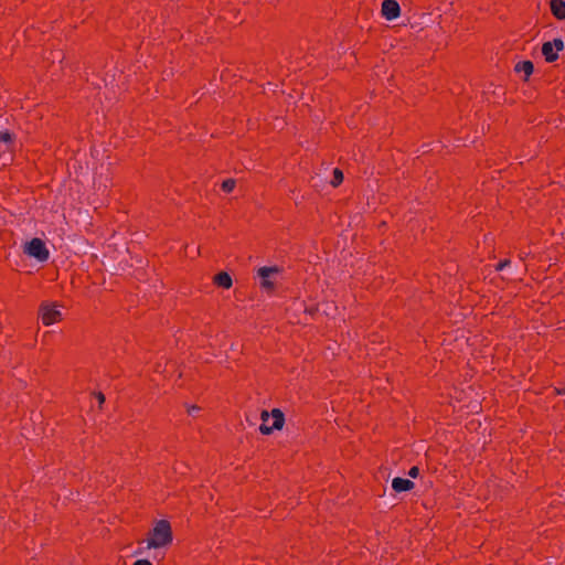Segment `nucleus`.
Instances as JSON below:
<instances>
[{"label":"nucleus","mask_w":565,"mask_h":565,"mask_svg":"<svg viewBox=\"0 0 565 565\" xmlns=\"http://www.w3.org/2000/svg\"><path fill=\"white\" fill-rule=\"evenodd\" d=\"M173 534L171 524L167 520H159L149 532L147 542L148 548H162L172 543Z\"/></svg>","instance_id":"f257e3e1"},{"label":"nucleus","mask_w":565,"mask_h":565,"mask_svg":"<svg viewBox=\"0 0 565 565\" xmlns=\"http://www.w3.org/2000/svg\"><path fill=\"white\" fill-rule=\"evenodd\" d=\"M263 424L259 430L263 435H270L274 429L280 430L285 424L284 413L279 408H274L270 413L263 411L260 413Z\"/></svg>","instance_id":"f03ea898"},{"label":"nucleus","mask_w":565,"mask_h":565,"mask_svg":"<svg viewBox=\"0 0 565 565\" xmlns=\"http://www.w3.org/2000/svg\"><path fill=\"white\" fill-rule=\"evenodd\" d=\"M39 318L46 327L61 321L62 312L58 310V305L47 301L42 302L39 308Z\"/></svg>","instance_id":"7ed1b4c3"},{"label":"nucleus","mask_w":565,"mask_h":565,"mask_svg":"<svg viewBox=\"0 0 565 565\" xmlns=\"http://www.w3.org/2000/svg\"><path fill=\"white\" fill-rule=\"evenodd\" d=\"M24 253L36 258L39 262H45L50 255L44 242L40 238H33L31 242L25 244Z\"/></svg>","instance_id":"20e7f679"},{"label":"nucleus","mask_w":565,"mask_h":565,"mask_svg":"<svg viewBox=\"0 0 565 565\" xmlns=\"http://www.w3.org/2000/svg\"><path fill=\"white\" fill-rule=\"evenodd\" d=\"M564 49V42L561 39H554L552 42H545L542 45V54L546 62H554L557 60V52Z\"/></svg>","instance_id":"39448f33"},{"label":"nucleus","mask_w":565,"mask_h":565,"mask_svg":"<svg viewBox=\"0 0 565 565\" xmlns=\"http://www.w3.org/2000/svg\"><path fill=\"white\" fill-rule=\"evenodd\" d=\"M279 273V268L277 266L273 267H260L257 270L258 276L262 278L260 286L265 290H273L274 282L270 280V277L275 274Z\"/></svg>","instance_id":"423d86ee"},{"label":"nucleus","mask_w":565,"mask_h":565,"mask_svg":"<svg viewBox=\"0 0 565 565\" xmlns=\"http://www.w3.org/2000/svg\"><path fill=\"white\" fill-rule=\"evenodd\" d=\"M401 13V8L395 0H384L382 2V14L387 20L396 19Z\"/></svg>","instance_id":"0eeeda50"},{"label":"nucleus","mask_w":565,"mask_h":565,"mask_svg":"<svg viewBox=\"0 0 565 565\" xmlns=\"http://www.w3.org/2000/svg\"><path fill=\"white\" fill-rule=\"evenodd\" d=\"M392 488L396 492L408 491L414 488V482L408 479L394 478L392 481Z\"/></svg>","instance_id":"6e6552de"},{"label":"nucleus","mask_w":565,"mask_h":565,"mask_svg":"<svg viewBox=\"0 0 565 565\" xmlns=\"http://www.w3.org/2000/svg\"><path fill=\"white\" fill-rule=\"evenodd\" d=\"M214 284H216L218 287L228 289L232 287L233 281L231 276L226 271H221L216 274L213 278Z\"/></svg>","instance_id":"1a4fd4ad"},{"label":"nucleus","mask_w":565,"mask_h":565,"mask_svg":"<svg viewBox=\"0 0 565 565\" xmlns=\"http://www.w3.org/2000/svg\"><path fill=\"white\" fill-rule=\"evenodd\" d=\"M551 11L555 18L559 20L565 19V2L562 0H552Z\"/></svg>","instance_id":"9d476101"},{"label":"nucleus","mask_w":565,"mask_h":565,"mask_svg":"<svg viewBox=\"0 0 565 565\" xmlns=\"http://www.w3.org/2000/svg\"><path fill=\"white\" fill-rule=\"evenodd\" d=\"M516 73H524L525 81L529 78V76L533 73L534 66L531 61H523L519 62L514 67Z\"/></svg>","instance_id":"9b49d317"},{"label":"nucleus","mask_w":565,"mask_h":565,"mask_svg":"<svg viewBox=\"0 0 565 565\" xmlns=\"http://www.w3.org/2000/svg\"><path fill=\"white\" fill-rule=\"evenodd\" d=\"M343 181V172L340 169L333 170V179L331 181L332 186H338Z\"/></svg>","instance_id":"f8f14e48"},{"label":"nucleus","mask_w":565,"mask_h":565,"mask_svg":"<svg viewBox=\"0 0 565 565\" xmlns=\"http://www.w3.org/2000/svg\"><path fill=\"white\" fill-rule=\"evenodd\" d=\"M236 181L234 179H226L222 182V190L225 192H232L235 189Z\"/></svg>","instance_id":"ddd939ff"},{"label":"nucleus","mask_w":565,"mask_h":565,"mask_svg":"<svg viewBox=\"0 0 565 565\" xmlns=\"http://www.w3.org/2000/svg\"><path fill=\"white\" fill-rule=\"evenodd\" d=\"M94 396L98 401V406L102 408L103 404L105 403V395L102 392L94 393Z\"/></svg>","instance_id":"4468645a"},{"label":"nucleus","mask_w":565,"mask_h":565,"mask_svg":"<svg viewBox=\"0 0 565 565\" xmlns=\"http://www.w3.org/2000/svg\"><path fill=\"white\" fill-rule=\"evenodd\" d=\"M510 265V260L509 259H504V260H501L498 265H497V270H502L503 268H505L507 266Z\"/></svg>","instance_id":"2eb2a0df"},{"label":"nucleus","mask_w":565,"mask_h":565,"mask_svg":"<svg viewBox=\"0 0 565 565\" xmlns=\"http://www.w3.org/2000/svg\"><path fill=\"white\" fill-rule=\"evenodd\" d=\"M419 473L418 467H412L408 471V476L412 478H416Z\"/></svg>","instance_id":"dca6fc26"},{"label":"nucleus","mask_w":565,"mask_h":565,"mask_svg":"<svg viewBox=\"0 0 565 565\" xmlns=\"http://www.w3.org/2000/svg\"><path fill=\"white\" fill-rule=\"evenodd\" d=\"M132 565H152L148 559H138Z\"/></svg>","instance_id":"f3484780"},{"label":"nucleus","mask_w":565,"mask_h":565,"mask_svg":"<svg viewBox=\"0 0 565 565\" xmlns=\"http://www.w3.org/2000/svg\"><path fill=\"white\" fill-rule=\"evenodd\" d=\"M199 411H200V407H199V406H196V405H192V406H190V407L188 408V413H189L190 415H193L194 413H196V412H199Z\"/></svg>","instance_id":"a211bd4d"},{"label":"nucleus","mask_w":565,"mask_h":565,"mask_svg":"<svg viewBox=\"0 0 565 565\" xmlns=\"http://www.w3.org/2000/svg\"><path fill=\"white\" fill-rule=\"evenodd\" d=\"M12 150L13 149H6L3 143L0 146V154L10 153Z\"/></svg>","instance_id":"6ab92c4d"},{"label":"nucleus","mask_w":565,"mask_h":565,"mask_svg":"<svg viewBox=\"0 0 565 565\" xmlns=\"http://www.w3.org/2000/svg\"><path fill=\"white\" fill-rule=\"evenodd\" d=\"M195 254H196V255H199V254H200V248H199V247L195 249Z\"/></svg>","instance_id":"aec40b11"},{"label":"nucleus","mask_w":565,"mask_h":565,"mask_svg":"<svg viewBox=\"0 0 565 565\" xmlns=\"http://www.w3.org/2000/svg\"><path fill=\"white\" fill-rule=\"evenodd\" d=\"M524 257H525V254H520L521 259H524Z\"/></svg>","instance_id":"412c9836"},{"label":"nucleus","mask_w":565,"mask_h":565,"mask_svg":"<svg viewBox=\"0 0 565 565\" xmlns=\"http://www.w3.org/2000/svg\"><path fill=\"white\" fill-rule=\"evenodd\" d=\"M524 257H525V254H520L521 259H524Z\"/></svg>","instance_id":"4be33fe9"}]
</instances>
